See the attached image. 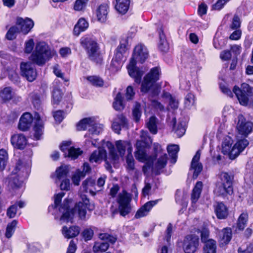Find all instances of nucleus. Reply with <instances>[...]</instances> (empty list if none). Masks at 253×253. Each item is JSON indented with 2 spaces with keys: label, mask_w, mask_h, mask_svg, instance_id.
<instances>
[{
  "label": "nucleus",
  "mask_w": 253,
  "mask_h": 253,
  "mask_svg": "<svg viewBox=\"0 0 253 253\" xmlns=\"http://www.w3.org/2000/svg\"><path fill=\"white\" fill-rule=\"evenodd\" d=\"M241 25V20L239 16L235 15L233 18L232 23L230 25V28L234 29H238Z\"/></svg>",
  "instance_id": "nucleus-53"
},
{
  "label": "nucleus",
  "mask_w": 253,
  "mask_h": 253,
  "mask_svg": "<svg viewBox=\"0 0 253 253\" xmlns=\"http://www.w3.org/2000/svg\"><path fill=\"white\" fill-rule=\"evenodd\" d=\"M8 78L14 83L18 82L19 80L18 74L14 70H11L9 72Z\"/></svg>",
  "instance_id": "nucleus-62"
},
{
  "label": "nucleus",
  "mask_w": 253,
  "mask_h": 253,
  "mask_svg": "<svg viewBox=\"0 0 253 253\" xmlns=\"http://www.w3.org/2000/svg\"><path fill=\"white\" fill-rule=\"evenodd\" d=\"M98 237L102 241H108L112 244H114L117 240V238L113 236L110 235L107 233H100Z\"/></svg>",
  "instance_id": "nucleus-50"
},
{
  "label": "nucleus",
  "mask_w": 253,
  "mask_h": 253,
  "mask_svg": "<svg viewBox=\"0 0 253 253\" xmlns=\"http://www.w3.org/2000/svg\"><path fill=\"white\" fill-rule=\"evenodd\" d=\"M179 146L175 144L169 145L167 147V150L171 158V162L175 163L176 161L177 154L179 151Z\"/></svg>",
  "instance_id": "nucleus-38"
},
{
  "label": "nucleus",
  "mask_w": 253,
  "mask_h": 253,
  "mask_svg": "<svg viewBox=\"0 0 253 253\" xmlns=\"http://www.w3.org/2000/svg\"><path fill=\"white\" fill-rule=\"evenodd\" d=\"M21 181L16 177V176H11L9 178L8 185L12 188H15L20 186Z\"/></svg>",
  "instance_id": "nucleus-52"
},
{
  "label": "nucleus",
  "mask_w": 253,
  "mask_h": 253,
  "mask_svg": "<svg viewBox=\"0 0 253 253\" xmlns=\"http://www.w3.org/2000/svg\"><path fill=\"white\" fill-rule=\"evenodd\" d=\"M232 142L230 140H225L222 145V151L224 154H228L231 149Z\"/></svg>",
  "instance_id": "nucleus-54"
},
{
  "label": "nucleus",
  "mask_w": 253,
  "mask_h": 253,
  "mask_svg": "<svg viewBox=\"0 0 253 253\" xmlns=\"http://www.w3.org/2000/svg\"><path fill=\"white\" fill-rule=\"evenodd\" d=\"M117 151L121 156H123L126 150L127 155L132 153V148L130 143L127 141L118 140L116 142Z\"/></svg>",
  "instance_id": "nucleus-22"
},
{
  "label": "nucleus",
  "mask_w": 253,
  "mask_h": 253,
  "mask_svg": "<svg viewBox=\"0 0 253 253\" xmlns=\"http://www.w3.org/2000/svg\"><path fill=\"white\" fill-rule=\"evenodd\" d=\"M201 152L200 150H198L194 156L191 163V169L194 170L193 177L194 179L197 178L199 174L203 169V165L199 162Z\"/></svg>",
  "instance_id": "nucleus-17"
},
{
  "label": "nucleus",
  "mask_w": 253,
  "mask_h": 253,
  "mask_svg": "<svg viewBox=\"0 0 253 253\" xmlns=\"http://www.w3.org/2000/svg\"><path fill=\"white\" fill-rule=\"evenodd\" d=\"M35 118L36 119V121L35 122L34 127V136L36 140H39L41 139V137L43 134V126L39 114L37 113L35 114Z\"/></svg>",
  "instance_id": "nucleus-26"
},
{
  "label": "nucleus",
  "mask_w": 253,
  "mask_h": 253,
  "mask_svg": "<svg viewBox=\"0 0 253 253\" xmlns=\"http://www.w3.org/2000/svg\"><path fill=\"white\" fill-rule=\"evenodd\" d=\"M159 36V48L162 52H166L168 51L169 46L166 41L165 35L162 27L158 30Z\"/></svg>",
  "instance_id": "nucleus-31"
},
{
  "label": "nucleus",
  "mask_w": 253,
  "mask_h": 253,
  "mask_svg": "<svg viewBox=\"0 0 253 253\" xmlns=\"http://www.w3.org/2000/svg\"><path fill=\"white\" fill-rule=\"evenodd\" d=\"M80 44L85 50L88 58L92 61L98 64L102 61L99 47L96 41L92 37L85 36L80 39Z\"/></svg>",
  "instance_id": "nucleus-5"
},
{
  "label": "nucleus",
  "mask_w": 253,
  "mask_h": 253,
  "mask_svg": "<svg viewBox=\"0 0 253 253\" xmlns=\"http://www.w3.org/2000/svg\"><path fill=\"white\" fill-rule=\"evenodd\" d=\"M159 200L150 201L145 203L139 210L137 211L135 214V218H139L147 215L151 209L156 205Z\"/></svg>",
  "instance_id": "nucleus-19"
},
{
  "label": "nucleus",
  "mask_w": 253,
  "mask_h": 253,
  "mask_svg": "<svg viewBox=\"0 0 253 253\" xmlns=\"http://www.w3.org/2000/svg\"><path fill=\"white\" fill-rule=\"evenodd\" d=\"M136 62L130 60L129 63L127 66V70L129 76L134 79L135 82L140 84L144 73L136 67Z\"/></svg>",
  "instance_id": "nucleus-16"
},
{
  "label": "nucleus",
  "mask_w": 253,
  "mask_h": 253,
  "mask_svg": "<svg viewBox=\"0 0 253 253\" xmlns=\"http://www.w3.org/2000/svg\"><path fill=\"white\" fill-rule=\"evenodd\" d=\"M53 117L56 122L60 123L64 119V112L58 110L54 112Z\"/></svg>",
  "instance_id": "nucleus-63"
},
{
  "label": "nucleus",
  "mask_w": 253,
  "mask_h": 253,
  "mask_svg": "<svg viewBox=\"0 0 253 253\" xmlns=\"http://www.w3.org/2000/svg\"><path fill=\"white\" fill-rule=\"evenodd\" d=\"M147 133L142 131V140H137L136 143V151L135 153V156L136 159L141 162H147V165L150 162H153L158 154L162 151L161 146L157 143L153 144V150L155 155L153 156H149L146 154V149L149 146V143L147 142V139L150 140V137H145Z\"/></svg>",
  "instance_id": "nucleus-3"
},
{
  "label": "nucleus",
  "mask_w": 253,
  "mask_h": 253,
  "mask_svg": "<svg viewBox=\"0 0 253 253\" xmlns=\"http://www.w3.org/2000/svg\"><path fill=\"white\" fill-rule=\"evenodd\" d=\"M71 141L63 142L60 146V149L63 152L68 151V156L72 159H76L81 155L82 151L80 149H75L74 147H71L70 149L68 147L71 145Z\"/></svg>",
  "instance_id": "nucleus-21"
},
{
  "label": "nucleus",
  "mask_w": 253,
  "mask_h": 253,
  "mask_svg": "<svg viewBox=\"0 0 253 253\" xmlns=\"http://www.w3.org/2000/svg\"><path fill=\"white\" fill-rule=\"evenodd\" d=\"M217 217L220 219H225L228 214V209L222 203H217L214 208Z\"/></svg>",
  "instance_id": "nucleus-28"
},
{
  "label": "nucleus",
  "mask_w": 253,
  "mask_h": 253,
  "mask_svg": "<svg viewBox=\"0 0 253 253\" xmlns=\"http://www.w3.org/2000/svg\"><path fill=\"white\" fill-rule=\"evenodd\" d=\"M140 104L136 103L132 111L133 118L136 122L139 121L141 116V111L140 110Z\"/></svg>",
  "instance_id": "nucleus-48"
},
{
  "label": "nucleus",
  "mask_w": 253,
  "mask_h": 253,
  "mask_svg": "<svg viewBox=\"0 0 253 253\" xmlns=\"http://www.w3.org/2000/svg\"><path fill=\"white\" fill-rule=\"evenodd\" d=\"M114 120L115 121H118L119 124L122 126L123 127L126 126L127 125L126 119L122 114L118 115Z\"/></svg>",
  "instance_id": "nucleus-64"
},
{
  "label": "nucleus",
  "mask_w": 253,
  "mask_h": 253,
  "mask_svg": "<svg viewBox=\"0 0 253 253\" xmlns=\"http://www.w3.org/2000/svg\"><path fill=\"white\" fill-rule=\"evenodd\" d=\"M238 119L237 129L239 133L245 136L248 135L253 130V124L251 122L246 121L242 115H239Z\"/></svg>",
  "instance_id": "nucleus-15"
},
{
  "label": "nucleus",
  "mask_w": 253,
  "mask_h": 253,
  "mask_svg": "<svg viewBox=\"0 0 253 253\" xmlns=\"http://www.w3.org/2000/svg\"><path fill=\"white\" fill-rule=\"evenodd\" d=\"M52 97L53 103L58 104L62 98L61 90L58 88H54L52 92Z\"/></svg>",
  "instance_id": "nucleus-47"
},
{
  "label": "nucleus",
  "mask_w": 253,
  "mask_h": 253,
  "mask_svg": "<svg viewBox=\"0 0 253 253\" xmlns=\"http://www.w3.org/2000/svg\"><path fill=\"white\" fill-rule=\"evenodd\" d=\"M157 119L155 116L151 117L148 122L146 123L148 128L150 131L154 134H156L157 132Z\"/></svg>",
  "instance_id": "nucleus-39"
},
{
  "label": "nucleus",
  "mask_w": 253,
  "mask_h": 253,
  "mask_svg": "<svg viewBox=\"0 0 253 253\" xmlns=\"http://www.w3.org/2000/svg\"><path fill=\"white\" fill-rule=\"evenodd\" d=\"M123 97L120 92L117 93L115 101L113 103V107L117 111H121L124 108V105L123 102Z\"/></svg>",
  "instance_id": "nucleus-40"
},
{
  "label": "nucleus",
  "mask_w": 253,
  "mask_h": 253,
  "mask_svg": "<svg viewBox=\"0 0 253 253\" xmlns=\"http://www.w3.org/2000/svg\"><path fill=\"white\" fill-rule=\"evenodd\" d=\"M17 205L14 204L11 206L7 211V215L10 218H13L16 213Z\"/></svg>",
  "instance_id": "nucleus-61"
},
{
  "label": "nucleus",
  "mask_w": 253,
  "mask_h": 253,
  "mask_svg": "<svg viewBox=\"0 0 253 253\" xmlns=\"http://www.w3.org/2000/svg\"><path fill=\"white\" fill-rule=\"evenodd\" d=\"M27 139L23 134H15L11 137V143L14 147L19 149L25 148L27 144Z\"/></svg>",
  "instance_id": "nucleus-20"
},
{
  "label": "nucleus",
  "mask_w": 253,
  "mask_h": 253,
  "mask_svg": "<svg viewBox=\"0 0 253 253\" xmlns=\"http://www.w3.org/2000/svg\"><path fill=\"white\" fill-rule=\"evenodd\" d=\"M78 130H88V133L84 135V137H90L91 135H98L103 130V125L95 123L93 118H86L82 120L77 125Z\"/></svg>",
  "instance_id": "nucleus-7"
},
{
  "label": "nucleus",
  "mask_w": 253,
  "mask_h": 253,
  "mask_svg": "<svg viewBox=\"0 0 253 253\" xmlns=\"http://www.w3.org/2000/svg\"><path fill=\"white\" fill-rule=\"evenodd\" d=\"M242 151H240L237 147H236V145L235 144L228 154H229V157L231 159H234Z\"/></svg>",
  "instance_id": "nucleus-57"
},
{
  "label": "nucleus",
  "mask_w": 253,
  "mask_h": 253,
  "mask_svg": "<svg viewBox=\"0 0 253 253\" xmlns=\"http://www.w3.org/2000/svg\"><path fill=\"white\" fill-rule=\"evenodd\" d=\"M126 161L127 163V169L130 170H133L134 169V160L132 154L127 155Z\"/></svg>",
  "instance_id": "nucleus-55"
},
{
  "label": "nucleus",
  "mask_w": 253,
  "mask_h": 253,
  "mask_svg": "<svg viewBox=\"0 0 253 253\" xmlns=\"http://www.w3.org/2000/svg\"><path fill=\"white\" fill-rule=\"evenodd\" d=\"M85 241L91 240L93 235V231L90 228L85 229L82 233Z\"/></svg>",
  "instance_id": "nucleus-56"
},
{
  "label": "nucleus",
  "mask_w": 253,
  "mask_h": 253,
  "mask_svg": "<svg viewBox=\"0 0 253 253\" xmlns=\"http://www.w3.org/2000/svg\"><path fill=\"white\" fill-rule=\"evenodd\" d=\"M168 157L166 154L161 156L157 161V162L152 165V171L156 175L160 174L167 163Z\"/></svg>",
  "instance_id": "nucleus-24"
},
{
  "label": "nucleus",
  "mask_w": 253,
  "mask_h": 253,
  "mask_svg": "<svg viewBox=\"0 0 253 253\" xmlns=\"http://www.w3.org/2000/svg\"><path fill=\"white\" fill-rule=\"evenodd\" d=\"M249 142L246 139H243L238 141L235 144L236 147H237L242 152L248 145Z\"/></svg>",
  "instance_id": "nucleus-59"
},
{
  "label": "nucleus",
  "mask_w": 253,
  "mask_h": 253,
  "mask_svg": "<svg viewBox=\"0 0 253 253\" xmlns=\"http://www.w3.org/2000/svg\"><path fill=\"white\" fill-rule=\"evenodd\" d=\"M232 237V230L230 228H225L220 234V245L223 246L229 243Z\"/></svg>",
  "instance_id": "nucleus-29"
},
{
  "label": "nucleus",
  "mask_w": 253,
  "mask_h": 253,
  "mask_svg": "<svg viewBox=\"0 0 253 253\" xmlns=\"http://www.w3.org/2000/svg\"><path fill=\"white\" fill-rule=\"evenodd\" d=\"M86 4L82 0H76L74 6V9L76 11H81L85 7Z\"/></svg>",
  "instance_id": "nucleus-60"
},
{
  "label": "nucleus",
  "mask_w": 253,
  "mask_h": 253,
  "mask_svg": "<svg viewBox=\"0 0 253 253\" xmlns=\"http://www.w3.org/2000/svg\"><path fill=\"white\" fill-rule=\"evenodd\" d=\"M87 79L93 85L102 86L103 85V81L99 77L96 76H89L87 78Z\"/></svg>",
  "instance_id": "nucleus-46"
},
{
  "label": "nucleus",
  "mask_w": 253,
  "mask_h": 253,
  "mask_svg": "<svg viewBox=\"0 0 253 253\" xmlns=\"http://www.w3.org/2000/svg\"><path fill=\"white\" fill-rule=\"evenodd\" d=\"M248 221V214L247 212H242L238 218L237 228L239 230H243L247 225Z\"/></svg>",
  "instance_id": "nucleus-37"
},
{
  "label": "nucleus",
  "mask_w": 253,
  "mask_h": 253,
  "mask_svg": "<svg viewBox=\"0 0 253 253\" xmlns=\"http://www.w3.org/2000/svg\"><path fill=\"white\" fill-rule=\"evenodd\" d=\"M160 70L158 67H154L151 69L144 78L142 82L141 91L146 93L151 89L155 85L156 82L159 79Z\"/></svg>",
  "instance_id": "nucleus-9"
},
{
  "label": "nucleus",
  "mask_w": 253,
  "mask_h": 253,
  "mask_svg": "<svg viewBox=\"0 0 253 253\" xmlns=\"http://www.w3.org/2000/svg\"><path fill=\"white\" fill-rule=\"evenodd\" d=\"M130 201L131 197L126 190H123L119 194L117 202L119 205V209L121 215L125 216L130 212Z\"/></svg>",
  "instance_id": "nucleus-11"
},
{
  "label": "nucleus",
  "mask_w": 253,
  "mask_h": 253,
  "mask_svg": "<svg viewBox=\"0 0 253 253\" xmlns=\"http://www.w3.org/2000/svg\"><path fill=\"white\" fill-rule=\"evenodd\" d=\"M80 197L82 201L77 203L74 208L71 210L69 209L70 200L65 199L64 201L59 209L60 211L62 213L60 220H65L67 222L69 221L73 218L74 213L76 211L78 212L81 219H86V209L89 210H92L94 209V206L90 205L89 199L86 195L82 194Z\"/></svg>",
  "instance_id": "nucleus-1"
},
{
  "label": "nucleus",
  "mask_w": 253,
  "mask_h": 253,
  "mask_svg": "<svg viewBox=\"0 0 253 253\" xmlns=\"http://www.w3.org/2000/svg\"><path fill=\"white\" fill-rule=\"evenodd\" d=\"M16 24L19 27L20 31L24 34H27L33 27L34 25L33 20L28 18L25 19L18 18L17 20Z\"/></svg>",
  "instance_id": "nucleus-18"
},
{
  "label": "nucleus",
  "mask_w": 253,
  "mask_h": 253,
  "mask_svg": "<svg viewBox=\"0 0 253 253\" xmlns=\"http://www.w3.org/2000/svg\"><path fill=\"white\" fill-rule=\"evenodd\" d=\"M15 171H13L12 173H14V175L17 174L19 172H20L19 174H18V175L19 176L20 175L21 172L22 173H24L25 172L26 173V176L27 174V168L25 167H24L22 165V163L20 160H19L18 162L17 163L15 169Z\"/></svg>",
  "instance_id": "nucleus-49"
},
{
  "label": "nucleus",
  "mask_w": 253,
  "mask_h": 253,
  "mask_svg": "<svg viewBox=\"0 0 253 253\" xmlns=\"http://www.w3.org/2000/svg\"><path fill=\"white\" fill-rule=\"evenodd\" d=\"M198 233H201V240L203 243L209 240L208 239L210 235V231L207 228H203L201 230H198Z\"/></svg>",
  "instance_id": "nucleus-51"
},
{
  "label": "nucleus",
  "mask_w": 253,
  "mask_h": 253,
  "mask_svg": "<svg viewBox=\"0 0 253 253\" xmlns=\"http://www.w3.org/2000/svg\"><path fill=\"white\" fill-rule=\"evenodd\" d=\"M21 75L28 81L33 82L37 77V71L33 63L30 62H21L20 64Z\"/></svg>",
  "instance_id": "nucleus-13"
},
{
  "label": "nucleus",
  "mask_w": 253,
  "mask_h": 253,
  "mask_svg": "<svg viewBox=\"0 0 253 253\" xmlns=\"http://www.w3.org/2000/svg\"><path fill=\"white\" fill-rule=\"evenodd\" d=\"M116 9L121 14L126 13L128 9L130 0H115Z\"/></svg>",
  "instance_id": "nucleus-34"
},
{
  "label": "nucleus",
  "mask_w": 253,
  "mask_h": 253,
  "mask_svg": "<svg viewBox=\"0 0 253 253\" xmlns=\"http://www.w3.org/2000/svg\"><path fill=\"white\" fill-rule=\"evenodd\" d=\"M55 52L51 50L44 42L37 44L35 50L32 52L29 59L33 63L39 66H43L54 55Z\"/></svg>",
  "instance_id": "nucleus-4"
},
{
  "label": "nucleus",
  "mask_w": 253,
  "mask_h": 253,
  "mask_svg": "<svg viewBox=\"0 0 253 253\" xmlns=\"http://www.w3.org/2000/svg\"><path fill=\"white\" fill-rule=\"evenodd\" d=\"M106 145L109 150L108 157L106 150L103 148L99 147L91 153L89 161L91 163H98L104 159L106 169L111 171L112 170V165L115 167L116 164L118 163L119 156L116 152L114 146L112 143L108 142Z\"/></svg>",
  "instance_id": "nucleus-2"
},
{
  "label": "nucleus",
  "mask_w": 253,
  "mask_h": 253,
  "mask_svg": "<svg viewBox=\"0 0 253 253\" xmlns=\"http://www.w3.org/2000/svg\"><path fill=\"white\" fill-rule=\"evenodd\" d=\"M35 43L33 39H31L25 42V52L30 53L33 50Z\"/></svg>",
  "instance_id": "nucleus-58"
},
{
  "label": "nucleus",
  "mask_w": 253,
  "mask_h": 253,
  "mask_svg": "<svg viewBox=\"0 0 253 253\" xmlns=\"http://www.w3.org/2000/svg\"><path fill=\"white\" fill-rule=\"evenodd\" d=\"M80 228L77 226H73L70 228L64 226L62 228V233L67 238H71L77 236L80 233Z\"/></svg>",
  "instance_id": "nucleus-30"
},
{
  "label": "nucleus",
  "mask_w": 253,
  "mask_h": 253,
  "mask_svg": "<svg viewBox=\"0 0 253 253\" xmlns=\"http://www.w3.org/2000/svg\"><path fill=\"white\" fill-rule=\"evenodd\" d=\"M108 11L109 6L108 4L105 3L100 4L96 10L98 20L102 23L105 22L107 20Z\"/></svg>",
  "instance_id": "nucleus-27"
},
{
  "label": "nucleus",
  "mask_w": 253,
  "mask_h": 253,
  "mask_svg": "<svg viewBox=\"0 0 253 253\" xmlns=\"http://www.w3.org/2000/svg\"><path fill=\"white\" fill-rule=\"evenodd\" d=\"M82 187L85 192H89L92 195L96 194L95 191H99L101 189H97L95 180L92 178H87L83 182Z\"/></svg>",
  "instance_id": "nucleus-25"
},
{
  "label": "nucleus",
  "mask_w": 253,
  "mask_h": 253,
  "mask_svg": "<svg viewBox=\"0 0 253 253\" xmlns=\"http://www.w3.org/2000/svg\"><path fill=\"white\" fill-rule=\"evenodd\" d=\"M219 177L221 183L215 189L216 194L223 197H225L228 195H232L233 193L234 175L231 173L221 172L219 174Z\"/></svg>",
  "instance_id": "nucleus-6"
},
{
  "label": "nucleus",
  "mask_w": 253,
  "mask_h": 253,
  "mask_svg": "<svg viewBox=\"0 0 253 253\" xmlns=\"http://www.w3.org/2000/svg\"><path fill=\"white\" fill-rule=\"evenodd\" d=\"M128 37L122 38L120 45L116 48L115 57L111 64L110 69L112 72H117L120 69L121 61L125 57V54L128 49Z\"/></svg>",
  "instance_id": "nucleus-8"
},
{
  "label": "nucleus",
  "mask_w": 253,
  "mask_h": 253,
  "mask_svg": "<svg viewBox=\"0 0 253 253\" xmlns=\"http://www.w3.org/2000/svg\"><path fill=\"white\" fill-rule=\"evenodd\" d=\"M216 249V241L213 239H209L204 242L203 250L204 253H215Z\"/></svg>",
  "instance_id": "nucleus-36"
},
{
  "label": "nucleus",
  "mask_w": 253,
  "mask_h": 253,
  "mask_svg": "<svg viewBox=\"0 0 253 253\" xmlns=\"http://www.w3.org/2000/svg\"><path fill=\"white\" fill-rule=\"evenodd\" d=\"M88 27V24L84 18H80L75 25L74 30V35L78 36L80 33L84 31Z\"/></svg>",
  "instance_id": "nucleus-32"
},
{
  "label": "nucleus",
  "mask_w": 253,
  "mask_h": 253,
  "mask_svg": "<svg viewBox=\"0 0 253 253\" xmlns=\"http://www.w3.org/2000/svg\"><path fill=\"white\" fill-rule=\"evenodd\" d=\"M20 32V28L17 25L12 26L6 34V38L8 40H13L16 38L17 34Z\"/></svg>",
  "instance_id": "nucleus-41"
},
{
  "label": "nucleus",
  "mask_w": 253,
  "mask_h": 253,
  "mask_svg": "<svg viewBox=\"0 0 253 253\" xmlns=\"http://www.w3.org/2000/svg\"><path fill=\"white\" fill-rule=\"evenodd\" d=\"M17 224V221L16 220H13L11 223L8 224L5 235L6 238H10L13 234L16 226Z\"/></svg>",
  "instance_id": "nucleus-45"
},
{
  "label": "nucleus",
  "mask_w": 253,
  "mask_h": 253,
  "mask_svg": "<svg viewBox=\"0 0 253 253\" xmlns=\"http://www.w3.org/2000/svg\"><path fill=\"white\" fill-rule=\"evenodd\" d=\"M15 97V93L12 91V88L10 86L5 87L0 90V97L2 100L5 102L9 101Z\"/></svg>",
  "instance_id": "nucleus-33"
},
{
  "label": "nucleus",
  "mask_w": 253,
  "mask_h": 253,
  "mask_svg": "<svg viewBox=\"0 0 253 253\" xmlns=\"http://www.w3.org/2000/svg\"><path fill=\"white\" fill-rule=\"evenodd\" d=\"M173 127L175 133L177 136L179 137H181L185 132V128L184 126L182 123H179L177 127H175L176 125V118H174L172 119Z\"/></svg>",
  "instance_id": "nucleus-42"
},
{
  "label": "nucleus",
  "mask_w": 253,
  "mask_h": 253,
  "mask_svg": "<svg viewBox=\"0 0 253 253\" xmlns=\"http://www.w3.org/2000/svg\"><path fill=\"white\" fill-rule=\"evenodd\" d=\"M241 88L240 89L235 86L233 91L236 95L240 103L243 105H246L249 100L248 96H253V87L246 83H243L241 85Z\"/></svg>",
  "instance_id": "nucleus-10"
},
{
  "label": "nucleus",
  "mask_w": 253,
  "mask_h": 253,
  "mask_svg": "<svg viewBox=\"0 0 253 253\" xmlns=\"http://www.w3.org/2000/svg\"><path fill=\"white\" fill-rule=\"evenodd\" d=\"M68 170L66 167L61 166L56 170V178L58 180L67 178Z\"/></svg>",
  "instance_id": "nucleus-44"
},
{
  "label": "nucleus",
  "mask_w": 253,
  "mask_h": 253,
  "mask_svg": "<svg viewBox=\"0 0 253 253\" xmlns=\"http://www.w3.org/2000/svg\"><path fill=\"white\" fill-rule=\"evenodd\" d=\"M148 57V51L144 45L139 44L137 45L133 50L132 57L130 60L134 62L143 63Z\"/></svg>",
  "instance_id": "nucleus-14"
},
{
  "label": "nucleus",
  "mask_w": 253,
  "mask_h": 253,
  "mask_svg": "<svg viewBox=\"0 0 253 253\" xmlns=\"http://www.w3.org/2000/svg\"><path fill=\"white\" fill-rule=\"evenodd\" d=\"M109 248V244L107 242H96L93 246V249L94 252H104Z\"/></svg>",
  "instance_id": "nucleus-43"
},
{
  "label": "nucleus",
  "mask_w": 253,
  "mask_h": 253,
  "mask_svg": "<svg viewBox=\"0 0 253 253\" xmlns=\"http://www.w3.org/2000/svg\"><path fill=\"white\" fill-rule=\"evenodd\" d=\"M203 188V183L201 181H198L194 186L191 194V200L193 203L197 202L200 198Z\"/></svg>",
  "instance_id": "nucleus-35"
},
{
  "label": "nucleus",
  "mask_w": 253,
  "mask_h": 253,
  "mask_svg": "<svg viewBox=\"0 0 253 253\" xmlns=\"http://www.w3.org/2000/svg\"><path fill=\"white\" fill-rule=\"evenodd\" d=\"M183 248L185 253H195L199 248V238L197 235L190 234L183 241Z\"/></svg>",
  "instance_id": "nucleus-12"
},
{
  "label": "nucleus",
  "mask_w": 253,
  "mask_h": 253,
  "mask_svg": "<svg viewBox=\"0 0 253 253\" xmlns=\"http://www.w3.org/2000/svg\"><path fill=\"white\" fill-rule=\"evenodd\" d=\"M33 121V119L30 113H25L23 114L19 122V129L22 131L27 130L31 127Z\"/></svg>",
  "instance_id": "nucleus-23"
}]
</instances>
